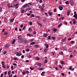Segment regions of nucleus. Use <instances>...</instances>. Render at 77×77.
Wrapping results in <instances>:
<instances>
[{
    "instance_id": "1",
    "label": "nucleus",
    "mask_w": 77,
    "mask_h": 77,
    "mask_svg": "<svg viewBox=\"0 0 77 77\" xmlns=\"http://www.w3.org/2000/svg\"><path fill=\"white\" fill-rule=\"evenodd\" d=\"M15 53H16V54H17V56H21L22 55L20 51H19L17 52H16Z\"/></svg>"
},
{
    "instance_id": "2",
    "label": "nucleus",
    "mask_w": 77,
    "mask_h": 77,
    "mask_svg": "<svg viewBox=\"0 0 77 77\" xmlns=\"http://www.w3.org/2000/svg\"><path fill=\"white\" fill-rule=\"evenodd\" d=\"M23 41L24 40L23 39V38H20L18 39V42H19V43H22V42H23Z\"/></svg>"
},
{
    "instance_id": "3",
    "label": "nucleus",
    "mask_w": 77,
    "mask_h": 77,
    "mask_svg": "<svg viewBox=\"0 0 77 77\" xmlns=\"http://www.w3.org/2000/svg\"><path fill=\"white\" fill-rule=\"evenodd\" d=\"M39 9L41 10L42 11H44V9H43V6H39L38 8Z\"/></svg>"
},
{
    "instance_id": "4",
    "label": "nucleus",
    "mask_w": 77,
    "mask_h": 77,
    "mask_svg": "<svg viewBox=\"0 0 77 77\" xmlns=\"http://www.w3.org/2000/svg\"><path fill=\"white\" fill-rule=\"evenodd\" d=\"M9 46H10V45L9 44H7L5 46V48H8L9 47Z\"/></svg>"
},
{
    "instance_id": "5",
    "label": "nucleus",
    "mask_w": 77,
    "mask_h": 77,
    "mask_svg": "<svg viewBox=\"0 0 77 77\" xmlns=\"http://www.w3.org/2000/svg\"><path fill=\"white\" fill-rule=\"evenodd\" d=\"M23 43L24 44H28V43H29V40H25L24 41Z\"/></svg>"
},
{
    "instance_id": "6",
    "label": "nucleus",
    "mask_w": 77,
    "mask_h": 77,
    "mask_svg": "<svg viewBox=\"0 0 77 77\" xmlns=\"http://www.w3.org/2000/svg\"><path fill=\"white\" fill-rule=\"evenodd\" d=\"M18 5H19V4H18V3L14 5V7H15L16 8H18Z\"/></svg>"
},
{
    "instance_id": "7",
    "label": "nucleus",
    "mask_w": 77,
    "mask_h": 77,
    "mask_svg": "<svg viewBox=\"0 0 77 77\" xmlns=\"http://www.w3.org/2000/svg\"><path fill=\"white\" fill-rule=\"evenodd\" d=\"M36 64L37 65V66H39V67H41V64L40 63H37Z\"/></svg>"
},
{
    "instance_id": "8",
    "label": "nucleus",
    "mask_w": 77,
    "mask_h": 77,
    "mask_svg": "<svg viewBox=\"0 0 77 77\" xmlns=\"http://www.w3.org/2000/svg\"><path fill=\"white\" fill-rule=\"evenodd\" d=\"M73 1L72 0H70V4L71 5H73Z\"/></svg>"
},
{
    "instance_id": "9",
    "label": "nucleus",
    "mask_w": 77,
    "mask_h": 77,
    "mask_svg": "<svg viewBox=\"0 0 77 77\" xmlns=\"http://www.w3.org/2000/svg\"><path fill=\"white\" fill-rule=\"evenodd\" d=\"M70 12H71V11H70V10H68L67 11V14L68 16L69 15Z\"/></svg>"
},
{
    "instance_id": "10",
    "label": "nucleus",
    "mask_w": 77,
    "mask_h": 77,
    "mask_svg": "<svg viewBox=\"0 0 77 77\" xmlns=\"http://www.w3.org/2000/svg\"><path fill=\"white\" fill-rule=\"evenodd\" d=\"M59 9L60 11H62L63 10V7L62 6H60L59 7Z\"/></svg>"
},
{
    "instance_id": "11",
    "label": "nucleus",
    "mask_w": 77,
    "mask_h": 77,
    "mask_svg": "<svg viewBox=\"0 0 77 77\" xmlns=\"http://www.w3.org/2000/svg\"><path fill=\"white\" fill-rule=\"evenodd\" d=\"M61 64H62V65H64L65 63L63 61H61V63H60Z\"/></svg>"
},
{
    "instance_id": "12",
    "label": "nucleus",
    "mask_w": 77,
    "mask_h": 77,
    "mask_svg": "<svg viewBox=\"0 0 77 77\" xmlns=\"http://www.w3.org/2000/svg\"><path fill=\"white\" fill-rule=\"evenodd\" d=\"M35 59L37 60H40V58H39L38 57H35Z\"/></svg>"
},
{
    "instance_id": "13",
    "label": "nucleus",
    "mask_w": 77,
    "mask_h": 77,
    "mask_svg": "<svg viewBox=\"0 0 77 77\" xmlns=\"http://www.w3.org/2000/svg\"><path fill=\"white\" fill-rule=\"evenodd\" d=\"M27 5H28V4H26L25 5H24L23 6V8H26V6H27Z\"/></svg>"
},
{
    "instance_id": "14",
    "label": "nucleus",
    "mask_w": 77,
    "mask_h": 77,
    "mask_svg": "<svg viewBox=\"0 0 77 77\" xmlns=\"http://www.w3.org/2000/svg\"><path fill=\"white\" fill-rule=\"evenodd\" d=\"M48 35L47 34L44 33L43 35L44 37H47Z\"/></svg>"
},
{
    "instance_id": "15",
    "label": "nucleus",
    "mask_w": 77,
    "mask_h": 77,
    "mask_svg": "<svg viewBox=\"0 0 77 77\" xmlns=\"http://www.w3.org/2000/svg\"><path fill=\"white\" fill-rule=\"evenodd\" d=\"M31 45H35V42H32L30 43Z\"/></svg>"
},
{
    "instance_id": "16",
    "label": "nucleus",
    "mask_w": 77,
    "mask_h": 77,
    "mask_svg": "<svg viewBox=\"0 0 77 77\" xmlns=\"http://www.w3.org/2000/svg\"><path fill=\"white\" fill-rule=\"evenodd\" d=\"M2 67L3 68H4V69H6V66L5 64L2 65Z\"/></svg>"
},
{
    "instance_id": "17",
    "label": "nucleus",
    "mask_w": 77,
    "mask_h": 77,
    "mask_svg": "<svg viewBox=\"0 0 77 77\" xmlns=\"http://www.w3.org/2000/svg\"><path fill=\"white\" fill-rule=\"evenodd\" d=\"M65 3L66 5H68L69 4V1H67L65 2Z\"/></svg>"
},
{
    "instance_id": "18",
    "label": "nucleus",
    "mask_w": 77,
    "mask_h": 77,
    "mask_svg": "<svg viewBox=\"0 0 77 77\" xmlns=\"http://www.w3.org/2000/svg\"><path fill=\"white\" fill-rule=\"evenodd\" d=\"M73 22L74 24H76V23H75V20L74 19L73 20Z\"/></svg>"
},
{
    "instance_id": "19",
    "label": "nucleus",
    "mask_w": 77,
    "mask_h": 77,
    "mask_svg": "<svg viewBox=\"0 0 77 77\" xmlns=\"http://www.w3.org/2000/svg\"><path fill=\"white\" fill-rule=\"evenodd\" d=\"M14 21V18L11 19L10 20V22H11V23H12V22H13Z\"/></svg>"
},
{
    "instance_id": "20",
    "label": "nucleus",
    "mask_w": 77,
    "mask_h": 77,
    "mask_svg": "<svg viewBox=\"0 0 77 77\" xmlns=\"http://www.w3.org/2000/svg\"><path fill=\"white\" fill-rule=\"evenodd\" d=\"M53 31L54 32V33H56V32H57V29L55 28L54 29V30H53Z\"/></svg>"
},
{
    "instance_id": "21",
    "label": "nucleus",
    "mask_w": 77,
    "mask_h": 77,
    "mask_svg": "<svg viewBox=\"0 0 77 77\" xmlns=\"http://www.w3.org/2000/svg\"><path fill=\"white\" fill-rule=\"evenodd\" d=\"M28 31L30 32H32V29L31 28L29 29H28Z\"/></svg>"
},
{
    "instance_id": "22",
    "label": "nucleus",
    "mask_w": 77,
    "mask_h": 77,
    "mask_svg": "<svg viewBox=\"0 0 77 77\" xmlns=\"http://www.w3.org/2000/svg\"><path fill=\"white\" fill-rule=\"evenodd\" d=\"M45 46H46V48H48V44H45Z\"/></svg>"
},
{
    "instance_id": "23",
    "label": "nucleus",
    "mask_w": 77,
    "mask_h": 77,
    "mask_svg": "<svg viewBox=\"0 0 77 77\" xmlns=\"http://www.w3.org/2000/svg\"><path fill=\"white\" fill-rule=\"evenodd\" d=\"M29 41H30V42H33V41H34V39L32 38L31 39H30Z\"/></svg>"
},
{
    "instance_id": "24",
    "label": "nucleus",
    "mask_w": 77,
    "mask_h": 77,
    "mask_svg": "<svg viewBox=\"0 0 77 77\" xmlns=\"http://www.w3.org/2000/svg\"><path fill=\"white\" fill-rule=\"evenodd\" d=\"M11 70L9 71L8 72V75H10V74H11Z\"/></svg>"
},
{
    "instance_id": "25",
    "label": "nucleus",
    "mask_w": 77,
    "mask_h": 77,
    "mask_svg": "<svg viewBox=\"0 0 77 77\" xmlns=\"http://www.w3.org/2000/svg\"><path fill=\"white\" fill-rule=\"evenodd\" d=\"M73 17H75V18H76V19H77V15L76 14L75 15H74L73 16Z\"/></svg>"
},
{
    "instance_id": "26",
    "label": "nucleus",
    "mask_w": 77,
    "mask_h": 77,
    "mask_svg": "<svg viewBox=\"0 0 77 77\" xmlns=\"http://www.w3.org/2000/svg\"><path fill=\"white\" fill-rule=\"evenodd\" d=\"M29 73V71L27 70L25 71V74H28Z\"/></svg>"
},
{
    "instance_id": "27",
    "label": "nucleus",
    "mask_w": 77,
    "mask_h": 77,
    "mask_svg": "<svg viewBox=\"0 0 77 77\" xmlns=\"http://www.w3.org/2000/svg\"><path fill=\"white\" fill-rule=\"evenodd\" d=\"M30 50V49H29V48H27L25 51H29Z\"/></svg>"
},
{
    "instance_id": "28",
    "label": "nucleus",
    "mask_w": 77,
    "mask_h": 77,
    "mask_svg": "<svg viewBox=\"0 0 77 77\" xmlns=\"http://www.w3.org/2000/svg\"><path fill=\"white\" fill-rule=\"evenodd\" d=\"M15 39H14L13 41L12 42L11 44H14L15 43Z\"/></svg>"
},
{
    "instance_id": "29",
    "label": "nucleus",
    "mask_w": 77,
    "mask_h": 77,
    "mask_svg": "<svg viewBox=\"0 0 77 77\" xmlns=\"http://www.w3.org/2000/svg\"><path fill=\"white\" fill-rule=\"evenodd\" d=\"M62 25V23H60L59 25H58V27H60V26H61Z\"/></svg>"
},
{
    "instance_id": "30",
    "label": "nucleus",
    "mask_w": 77,
    "mask_h": 77,
    "mask_svg": "<svg viewBox=\"0 0 77 77\" xmlns=\"http://www.w3.org/2000/svg\"><path fill=\"white\" fill-rule=\"evenodd\" d=\"M11 69L12 70H13V69H14V66H13L11 65Z\"/></svg>"
},
{
    "instance_id": "31",
    "label": "nucleus",
    "mask_w": 77,
    "mask_h": 77,
    "mask_svg": "<svg viewBox=\"0 0 77 77\" xmlns=\"http://www.w3.org/2000/svg\"><path fill=\"white\" fill-rule=\"evenodd\" d=\"M48 39H51V36H49L48 37Z\"/></svg>"
},
{
    "instance_id": "32",
    "label": "nucleus",
    "mask_w": 77,
    "mask_h": 77,
    "mask_svg": "<svg viewBox=\"0 0 77 77\" xmlns=\"http://www.w3.org/2000/svg\"><path fill=\"white\" fill-rule=\"evenodd\" d=\"M35 17L36 18H38L39 19H40V17L38 16H36Z\"/></svg>"
},
{
    "instance_id": "33",
    "label": "nucleus",
    "mask_w": 77,
    "mask_h": 77,
    "mask_svg": "<svg viewBox=\"0 0 77 77\" xmlns=\"http://www.w3.org/2000/svg\"><path fill=\"white\" fill-rule=\"evenodd\" d=\"M5 61H2V65H5Z\"/></svg>"
},
{
    "instance_id": "34",
    "label": "nucleus",
    "mask_w": 77,
    "mask_h": 77,
    "mask_svg": "<svg viewBox=\"0 0 77 77\" xmlns=\"http://www.w3.org/2000/svg\"><path fill=\"white\" fill-rule=\"evenodd\" d=\"M44 63H47V60H45V62H44Z\"/></svg>"
},
{
    "instance_id": "35",
    "label": "nucleus",
    "mask_w": 77,
    "mask_h": 77,
    "mask_svg": "<svg viewBox=\"0 0 77 77\" xmlns=\"http://www.w3.org/2000/svg\"><path fill=\"white\" fill-rule=\"evenodd\" d=\"M30 69H31V70H33V69H34L35 68H32L31 67H30Z\"/></svg>"
},
{
    "instance_id": "36",
    "label": "nucleus",
    "mask_w": 77,
    "mask_h": 77,
    "mask_svg": "<svg viewBox=\"0 0 77 77\" xmlns=\"http://www.w3.org/2000/svg\"><path fill=\"white\" fill-rule=\"evenodd\" d=\"M24 11H25L24 9L22 10L21 13H24Z\"/></svg>"
},
{
    "instance_id": "37",
    "label": "nucleus",
    "mask_w": 77,
    "mask_h": 77,
    "mask_svg": "<svg viewBox=\"0 0 77 77\" xmlns=\"http://www.w3.org/2000/svg\"><path fill=\"white\" fill-rule=\"evenodd\" d=\"M35 17V15L34 14H32L31 15V17Z\"/></svg>"
},
{
    "instance_id": "38",
    "label": "nucleus",
    "mask_w": 77,
    "mask_h": 77,
    "mask_svg": "<svg viewBox=\"0 0 77 77\" xmlns=\"http://www.w3.org/2000/svg\"><path fill=\"white\" fill-rule=\"evenodd\" d=\"M2 12V8L0 7V12Z\"/></svg>"
},
{
    "instance_id": "39",
    "label": "nucleus",
    "mask_w": 77,
    "mask_h": 77,
    "mask_svg": "<svg viewBox=\"0 0 77 77\" xmlns=\"http://www.w3.org/2000/svg\"><path fill=\"white\" fill-rule=\"evenodd\" d=\"M44 51L45 52H47V49H45L44 50Z\"/></svg>"
},
{
    "instance_id": "40",
    "label": "nucleus",
    "mask_w": 77,
    "mask_h": 77,
    "mask_svg": "<svg viewBox=\"0 0 77 77\" xmlns=\"http://www.w3.org/2000/svg\"><path fill=\"white\" fill-rule=\"evenodd\" d=\"M43 69H44V68H39V70H43Z\"/></svg>"
},
{
    "instance_id": "41",
    "label": "nucleus",
    "mask_w": 77,
    "mask_h": 77,
    "mask_svg": "<svg viewBox=\"0 0 77 77\" xmlns=\"http://www.w3.org/2000/svg\"><path fill=\"white\" fill-rule=\"evenodd\" d=\"M6 53H7V52L6 51H5L3 52L4 54H6Z\"/></svg>"
},
{
    "instance_id": "42",
    "label": "nucleus",
    "mask_w": 77,
    "mask_h": 77,
    "mask_svg": "<svg viewBox=\"0 0 77 77\" xmlns=\"http://www.w3.org/2000/svg\"><path fill=\"white\" fill-rule=\"evenodd\" d=\"M52 39H53V40H54V39H55V38L54 37H52Z\"/></svg>"
},
{
    "instance_id": "43",
    "label": "nucleus",
    "mask_w": 77,
    "mask_h": 77,
    "mask_svg": "<svg viewBox=\"0 0 77 77\" xmlns=\"http://www.w3.org/2000/svg\"><path fill=\"white\" fill-rule=\"evenodd\" d=\"M69 69L71 70L72 69V66H70L69 67Z\"/></svg>"
},
{
    "instance_id": "44",
    "label": "nucleus",
    "mask_w": 77,
    "mask_h": 77,
    "mask_svg": "<svg viewBox=\"0 0 77 77\" xmlns=\"http://www.w3.org/2000/svg\"><path fill=\"white\" fill-rule=\"evenodd\" d=\"M7 34H8V32H5L4 33V35H7Z\"/></svg>"
},
{
    "instance_id": "45",
    "label": "nucleus",
    "mask_w": 77,
    "mask_h": 77,
    "mask_svg": "<svg viewBox=\"0 0 77 77\" xmlns=\"http://www.w3.org/2000/svg\"><path fill=\"white\" fill-rule=\"evenodd\" d=\"M27 36H32V35L31 34H27Z\"/></svg>"
},
{
    "instance_id": "46",
    "label": "nucleus",
    "mask_w": 77,
    "mask_h": 77,
    "mask_svg": "<svg viewBox=\"0 0 77 77\" xmlns=\"http://www.w3.org/2000/svg\"><path fill=\"white\" fill-rule=\"evenodd\" d=\"M42 2H43V1H42L41 0H40V1H39L40 3H42Z\"/></svg>"
},
{
    "instance_id": "47",
    "label": "nucleus",
    "mask_w": 77,
    "mask_h": 77,
    "mask_svg": "<svg viewBox=\"0 0 77 77\" xmlns=\"http://www.w3.org/2000/svg\"><path fill=\"white\" fill-rule=\"evenodd\" d=\"M12 7H13V6L11 5L9 6V8H12Z\"/></svg>"
},
{
    "instance_id": "48",
    "label": "nucleus",
    "mask_w": 77,
    "mask_h": 77,
    "mask_svg": "<svg viewBox=\"0 0 77 77\" xmlns=\"http://www.w3.org/2000/svg\"><path fill=\"white\" fill-rule=\"evenodd\" d=\"M13 75H12V74H11V75H9L8 77H12Z\"/></svg>"
},
{
    "instance_id": "49",
    "label": "nucleus",
    "mask_w": 77,
    "mask_h": 77,
    "mask_svg": "<svg viewBox=\"0 0 77 77\" xmlns=\"http://www.w3.org/2000/svg\"><path fill=\"white\" fill-rule=\"evenodd\" d=\"M14 60H17V58L15 57L14 58Z\"/></svg>"
},
{
    "instance_id": "50",
    "label": "nucleus",
    "mask_w": 77,
    "mask_h": 77,
    "mask_svg": "<svg viewBox=\"0 0 77 77\" xmlns=\"http://www.w3.org/2000/svg\"><path fill=\"white\" fill-rule=\"evenodd\" d=\"M29 58H31V57H32V55H29Z\"/></svg>"
},
{
    "instance_id": "51",
    "label": "nucleus",
    "mask_w": 77,
    "mask_h": 77,
    "mask_svg": "<svg viewBox=\"0 0 77 77\" xmlns=\"http://www.w3.org/2000/svg\"><path fill=\"white\" fill-rule=\"evenodd\" d=\"M28 5H29L30 6H31L32 5V3H30L28 4H27Z\"/></svg>"
},
{
    "instance_id": "52",
    "label": "nucleus",
    "mask_w": 77,
    "mask_h": 77,
    "mask_svg": "<svg viewBox=\"0 0 77 77\" xmlns=\"http://www.w3.org/2000/svg\"><path fill=\"white\" fill-rule=\"evenodd\" d=\"M3 74L2 73L1 75V77H3Z\"/></svg>"
},
{
    "instance_id": "53",
    "label": "nucleus",
    "mask_w": 77,
    "mask_h": 77,
    "mask_svg": "<svg viewBox=\"0 0 77 77\" xmlns=\"http://www.w3.org/2000/svg\"><path fill=\"white\" fill-rule=\"evenodd\" d=\"M23 24H22L20 26V27L21 28H22V27H23Z\"/></svg>"
},
{
    "instance_id": "54",
    "label": "nucleus",
    "mask_w": 77,
    "mask_h": 77,
    "mask_svg": "<svg viewBox=\"0 0 77 77\" xmlns=\"http://www.w3.org/2000/svg\"><path fill=\"white\" fill-rule=\"evenodd\" d=\"M56 11H57L56 9V8H55L54 10V12H56Z\"/></svg>"
},
{
    "instance_id": "55",
    "label": "nucleus",
    "mask_w": 77,
    "mask_h": 77,
    "mask_svg": "<svg viewBox=\"0 0 77 77\" xmlns=\"http://www.w3.org/2000/svg\"><path fill=\"white\" fill-rule=\"evenodd\" d=\"M33 34L34 35H36V31H35L33 33Z\"/></svg>"
},
{
    "instance_id": "56",
    "label": "nucleus",
    "mask_w": 77,
    "mask_h": 77,
    "mask_svg": "<svg viewBox=\"0 0 77 77\" xmlns=\"http://www.w3.org/2000/svg\"><path fill=\"white\" fill-rule=\"evenodd\" d=\"M59 67L60 68V69H61V68H62V66L60 65H59Z\"/></svg>"
},
{
    "instance_id": "57",
    "label": "nucleus",
    "mask_w": 77,
    "mask_h": 77,
    "mask_svg": "<svg viewBox=\"0 0 77 77\" xmlns=\"http://www.w3.org/2000/svg\"><path fill=\"white\" fill-rule=\"evenodd\" d=\"M23 74V75H24V74H26V73L25 72H23L22 73Z\"/></svg>"
},
{
    "instance_id": "58",
    "label": "nucleus",
    "mask_w": 77,
    "mask_h": 77,
    "mask_svg": "<svg viewBox=\"0 0 77 77\" xmlns=\"http://www.w3.org/2000/svg\"><path fill=\"white\" fill-rule=\"evenodd\" d=\"M60 54H61L62 55H63V52H62V51H61V53H59Z\"/></svg>"
},
{
    "instance_id": "59",
    "label": "nucleus",
    "mask_w": 77,
    "mask_h": 77,
    "mask_svg": "<svg viewBox=\"0 0 77 77\" xmlns=\"http://www.w3.org/2000/svg\"><path fill=\"white\" fill-rule=\"evenodd\" d=\"M13 65H14V66H17V64L15 63H14L13 64Z\"/></svg>"
},
{
    "instance_id": "60",
    "label": "nucleus",
    "mask_w": 77,
    "mask_h": 77,
    "mask_svg": "<svg viewBox=\"0 0 77 77\" xmlns=\"http://www.w3.org/2000/svg\"><path fill=\"white\" fill-rule=\"evenodd\" d=\"M49 14L50 15H52V13L51 12H49Z\"/></svg>"
},
{
    "instance_id": "61",
    "label": "nucleus",
    "mask_w": 77,
    "mask_h": 77,
    "mask_svg": "<svg viewBox=\"0 0 77 77\" xmlns=\"http://www.w3.org/2000/svg\"><path fill=\"white\" fill-rule=\"evenodd\" d=\"M5 75H6V74H7V71H5L4 72Z\"/></svg>"
},
{
    "instance_id": "62",
    "label": "nucleus",
    "mask_w": 77,
    "mask_h": 77,
    "mask_svg": "<svg viewBox=\"0 0 77 77\" xmlns=\"http://www.w3.org/2000/svg\"><path fill=\"white\" fill-rule=\"evenodd\" d=\"M29 23L30 25H32V22H30Z\"/></svg>"
},
{
    "instance_id": "63",
    "label": "nucleus",
    "mask_w": 77,
    "mask_h": 77,
    "mask_svg": "<svg viewBox=\"0 0 77 77\" xmlns=\"http://www.w3.org/2000/svg\"><path fill=\"white\" fill-rule=\"evenodd\" d=\"M29 62V60H26L25 61V62Z\"/></svg>"
},
{
    "instance_id": "64",
    "label": "nucleus",
    "mask_w": 77,
    "mask_h": 77,
    "mask_svg": "<svg viewBox=\"0 0 77 77\" xmlns=\"http://www.w3.org/2000/svg\"><path fill=\"white\" fill-rule=\"evenodd\" d=\"M68 40H69V41H70V40H71V38H69L68 39Z\"/></svg>"
}]
</instances>
